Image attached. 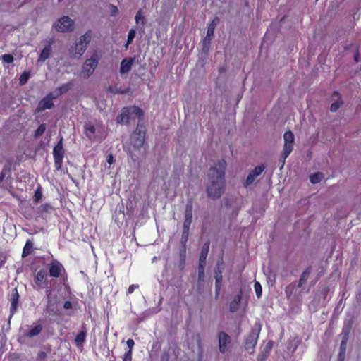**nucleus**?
I'll list each match as a JSON object with an SVG mask.
<instances>
[{
  "mask_svg": "<svg viewBox=\"0 0 361 361\" xmlns=\"http://www.w3.org/2000/svg\"><path fill=\"white\" fill-rule=\"evenodd\" d=\"M226 166V161L224 159H219L209 169L206 192L208 197L213 200L221 198L226 191L225 171Z\"/></svg>",
  "mask_w": 361,
  "mask_h": 361,
  "instance_id": "f257e3e1",
  "label": "nucleus"
},
{
  "mask_svg": "<svg viewBox=\"0 0 361 361\" xmlns=\"http://www.w3.org/2000/svg\"><path fill=\"white\" fill-rule=\"evenodd\" d=\"M145 135V127L138 123L135 130L130 136V142L135 149L140 150L144 146Z\"/></svg>",
  "mask_w": 361,
  "mask_h": 361,
  "instance_id": "f03ea898",
  "label": "nucleus"
},
{
  "mask_svg": "<svg viewBox=\"0 0 361 361\" xmlns=\"http://www.w3.org/2000/svg\"><path fill=\"white\" fill-rule=\"evenodd\" d=\"M53 27L60 32H72L74 30V21L69 16H64L53 24Z\"/></svg>",
  "mask_w": 361,
  "mask_h": 361,
  "instance_id": "7ed1b4c3",
  "label": "nucleus"
},
{
  "mask_svg": "<svg viewBox=\"0 0 361 361\" xmlns=\"http://www.w3.org/2000/svg\"><path fill=\"white\" fill-rule=\"evenodd\" d=\"M261 327L262 325L259 323H256L252 327L249 336L245 339V348L247 350H252L251 353L253 352V349L257 344Z\"/></svg>",
  "mask_w": 361,
  "mask_h": 361,
  "instance_id": "20e7f679",
  "label": "nucleus"
},
{
  "mask_svg": "<svg viewBox=\"0 0 361 361\" xmlns=\"http://www.w3.org/2000/svg\"><path fill=\"white\" fill-rule=\"evenodd\" d=\"M64 154L65 150L63 147V137H61L53 149V155L56 170H60L61 169Z\"/></svg>",
  "mask_w": 361,
  "mask_h": 361,
  "instance_id": "39448f33",
  "label": "nucleus"
},
{
  "mask_svg": "<svg viewBox=\"0 0 361 361\" xmlns=\"http://www.w3.org/2000/svg\"><path fill=\"white\" fill-rule=\"evenodd\" d=\"M98 56L97 54L93 55L90 59H87L82 66V73L84 78H88L93 73L98 65Z\"/></svg>",
  "mask_w": 361,
  "mask_h": 361,
  "instance_id": "423d86ee",
  "label": "nucleus"
},
{
  "mask_svg": "<svg viewBox=\"0 0 361 361\" xmlns=\"http://www.w3.org/2000/svg\"><path fill=\"white\" fill-rule=\"evenodd\" d=\"M283 157H288L293 150L295 137L293 133L289 130L284 133Z\"/></svg>",
  "mask_w": 361,
  "mask_h": 361,
  "instance_id": "0eeeda50",
  "label": "nucleus"
},
{
  "mask_svg": "<svg viewBox=\"0 0 361 361\" xmlns=\"http://www.w3.org/2000/svg\"><path fill=\"white\" fill-rule=\"evenodd\" d=\"M264 169L265 166L264 164L257 166L248 174L246 180L243 183V186L245 188H247L251 184H252L255 182V180L257 178V177L262 174Z\"/></svg>",
  "mask_w": 361,
  "mask_h": 361,
  "instance_id": "6e6552de",
  "label": "nucleus"
},
{
  "mask_svg": "<svg viewBox=\"0 0 361 361\" xmlns=\"http://www.w3.org/2000/svg\"><path fill=\"white\" fill-rule=\"evenodd\" d=\"M205 266L198 265V277L197 282V292L199 295H202L204 291V283H205V274H204Z\"/></svg>",
  "mask_w": 361,
  "mask_h": 361,
  "instance_id": "1a4fd4ad",
  "label": "nucleus"
},
{
  "mask_svg": "<svg viewBox=\"0 0 361 361\" xmlns=\"http://www.w3.org/2000/svg\"><path fill=\"white\" fill-rule=\"evenodd\" d=\"M231 341V338L224 331L219 334V348L221 353H224L227 350V345Z\"/></svg>",
  "mask_w": 361,
  "mask_h": 361,
  "instance_id": "9d476101",
  "label": "nucleus"
},
{
  "mask_svg": "<svg viewBox=\"0 0 361 361\" xmlns=\"http://www.w3.org/2000/svg\"><path fill=\"white\" fill-rule=\"evenodd\" d=\"M226 267L225 262L223 259V257H221L218 260L216 267L214 269V278L215 282L222 283V272L224 270Z\"/></svg>",
  "mask_w": 361,
  "mask_h": 361,
  "instance_id": "9b49d317",
  "label": "nucleus"
},
{
  "mask_svg": "<svg viewBox=\"0 0 361 361\" xmlns=\"http://www.w3.org/2000/svg\"><path fill=\"white\" fill-rule=\"evenodd\" d=\"M56 97H53L52 94L50 93L47 97H46L44 99H42L37 107V111L38 112H41L44 111L45 109H50L54 106V104L52 102V99L55 98Z\"/></svg>",
  "mask_w": 361,
  "mask_h": 361,
  "instance_id": "f8f14e48",
  "label": "nucleus"
},
{
  "mask_svg": "<svg viewBox=\"0 0 361 361\" xmlns=\"http://www.w3.org/2000/svg\"><path fill=\"white\" fill-rule=\"evenodd\" d=\"M85 50V45L82 46L76 42L74 46L70 48V57L72 59H80Z\"/></svg>",
  "mask_w": 361,
  "mask_h": 361,
  "instance_id": "ddd939ff",
  "label": "nucleus"
},
{
  "mask_svg": "<svg viewBox=\"0 0 361 361\" xmlns=\"http://www.w3.org/2000/svg\"><path fill=\"white\" fill-rule=\"evenodd\" d=\"M192 209H193V204L191 200H189L187 202L185 206V221L183 222V226H190L192 219Z\"/></svg>",
  "mask_w": 361,
  "mask_h": 361,
  "instance_id": "4468645a",
  "label": "nucleus"
},
{
  "mask_svg": "<svg viewBox=\"0 0 361 361\" xmlns=\"http://www.w3.org/2000/svg\"><path fill=\"white\" fill-rule=\"evenodd\" d=\"M135 59V57L128 59L125 58L122 60L120 67V73L121 74L127 73L131 70Z\"/></svg>",
  "mask_w": 361,
  "mask_h": 361,
  "instance_id": "2eb2a0df",
  "label": "nucleus"
},
{
  "mask_svg": "<svg viewBox=\"0 0 361 361\" xmlns=\"http://www.w3.org/2000/svg\"><path fill=\"white\" fill-rule=\"evenodd\" d=\"M209 241L206 242L202 249L200 258H199V266H205L206 265V259L209 253Z\"/></svg>",
  "mask_w": 361,
  "mask_h": 361,
  "instance_id": "dca6fc26",
  "label": "nucleus"
},
{
  "mask_svg": "<svg viewBox=\"0 0 361 361\" xmlns=\"http://www.w3.org/2000/svg\"><path fill=\"white\" fill-rule=\"evenodd\" d=\"M212 37H209L207 35L202 40V47L201 51V56L206 58L208 56V52L210 49V44Z\"/></svg>",
  "mask_w": 361,
  "mask_h": 361,
  "instance_id": "f3484780",
  "label": "nucleus"
},
{
  "mask_svg": "<svg viewBox=\"0 0 361 361\" xmlns=\"http://www.w3.org/2000/svg\"><path fill=\"white\" fill-rule=\"evenodd\" d=\"M52 53V48L50 45H46L45 47L41 51L39 58L37 59L38 63H42L46 59H49Z\"/></svg>",
  "mask_w": 361,
  "mask_h": 361,
  "instance_id": "a211bd4d",
  "label": "nucleus"
},
{
  "mask_svg": "<svg viewBox=\"0 0 361 361\" xmlns=\"http://www.w3.org/2000/svg\"><path fill=\"white\" fill-rule=\"evenodd\" d=\"M129 111L127 108H123L121 112L117 116L116 121L118 123H128L129 121Z\"/></svg>",
  "mask_w": 361,
  "mask_h": 361,
  "instance_id": "6ab92c4d",
  "label": "nucleus"
},
{
  "mask_svg": "<svg viewBox=\"0 0 361 361\" xmlns=\"http://www.w3.org/2000/svg\"><path fill=\"white\" fill-rule=\"evenodd\" d=\"M242 290L236 295L233 299V300L230 303L229 310L231 312H236L239 308V304L242 300Z\"/></svg>",
  "mask_w": 361,
  "mask_h": 361,
  "instance_id": "aec40b11",
  "label": "nucleus"
},
{
  "mask_svg": "<svg viewBox=\"0 0 361 361\" xmlns=\"http://www.w3.org/2000/svg\"><path fill=\"white\" fill-rule=\"evenodd\" d=\"M18 298H19V295H18V290L16 288H14L13 290L11 296V305L10 310H11V314H13L17 309Z\"/></svg>",
  "mask_w": 361,
  "mask_h": 361,
  "instance_id": "412c9836",
  "label": "nucleus"
},
{
  "mask_svg": "<svg viewBox=\"0 0 361 361\" xmlns=\"http://www.w3.org/2000/svg\"><path fill=\"white\" fill-rule=\"evenodd\" d=\"M333 97H337L338 99V101L335 102L331 104L330 111L331 112H337L338 109L342 105L343 102L341 101L340 94L337 91L334 92Z\"/></svg>",
  "mask_w": 361,
  "mask_h": 361,
  "instance_id": "4be33fe9",
  "label": "nucleus"
},
{
  "mask_svg": "<svg viewBox=\"0 0 361 361\" xmlns=\"http://www.w3.org/2000/svg\"><path fill=\"white\" fill-rule=\"evenodd\" d=\"M42 328L43 327L41 324H38V325L35 326L34 328H32L31 330H30L29 331L25 332L23 337L32 338L34 336H36L38 334H39V333L42 330Z\"/></svg>",
  "mask_w": 361,
  "mask_h": 361,
  "instance_id": "5701e85b",
  "label": "nucleus"
},
{
  "mask_svg": "<svg viewBox=\"0 0 361 361\" xmlns=\"http://www.w3.org/2000/svg\"><path fill=\"white\" fill-rule=\"evenodd\" d=\"M185 258H186V248L180 247L179 252V263L178 268L180 270H183L185 265Z\"/></svg>",
  "mask_w": 361,
  "mask_h": 361,
  "instance_id": "b1692460",
  "label": "nucleus"
},
{
  "mask_svg": "<svg viewBox=\"0 0 361 361\" xmlns=\"http://www.w3.org/2000/svg\"><path fill=\"white\" fill-rule=\"evenodd\" d=\"M190 226H183V233L180 239L181 247L186 248V243L188 240Z\"/></svg>",
  "mask_w": 361,
  "mask_h": 361,
  "instance_id": "393cba45",
  "label": "nucleus"
},
{
  "mask_svg": "<svg viewBox=\"0 0 361 361\" xmlns=\"http://www.w3.org/2000/svg\"><path fill=\"white\" fill-rule=\"evenodd\" d=\"M129 114L135 115L139 118V122L143 119L144 113L143 111L138 106H131L128 109Z\"/></svg>",
  "mask_w": 361,
  "mask_h": 361,
  "instance_id": "a878e982",
  "label": "nucleus"
},
{
  "mask_svg": "<svg viewBox=\"0 0 361 361\" xmlns=\"http://www.w3.org/2000/svg\"><path fill=\"white\" fill-rule=\"evenodd\" d=\"M73 85V82H69L66 84L61 85L59 88H57V90H56V97L67 92L68 90H70L72 88Z\"/></svg>",
  "mask_w": 361,
  "mask_h": 361,
  "instance_id": "bb28decb",
  "label": "nucleus"
},
{
  "mask_svg": "<svg viewBox=\"0 0 361 361\" xmlns=\"http://www.w3.org/2000/svg\"><path fill=\"white\" fill-rule=\"evenodd\" d=\"M311 267H307V269L302 272L300 279L298 282V287H301L308 279L310 274L311 272Z\"/></svg>",
  "mask_w": 361,
  "mask_h": 361,
  "instance_id": "cd10ccee",
  "label": "nucleus"
},
{
  "mask_svg": "<svg viewBox=\"0 0 361 361\" xmlns=\"http://www.w3.org/2000/svg\"><path fill=\"white\" fill-rule=\"evenodd\" d=\"M39 212L41 214V215L44 217H47V215L48 214H50L51 211L53 210V207L49 204H44L41 205L39 208Z\"/></svg>",
  "mask_w": 361,
  "mask_h": 361,
  "instance_id": "c85d7f7f",
  "label": "nucleus"
},
{
  "mask_svg": "<svg viewBox=\"0 0 361 361\" xmlns=\"http://www.w3.org/2000/svg\"><path fill=\"white\" fill-rule=\"evenodd\" d=\"M130 87H128L125 90H121V88H118L116 86H109L107 89V91L112 94H128L130 92Z\"/></svg>",
  "mask_w": 361,
  "mask_h": 361,
  "instance_id": "c756f323",
  "label": "nucleus"
},
{
  "mask_svg": "<svg viewBox=\"0 0 361 361\" xmlns=\"http://www.w3.org/2000/svg\"><path fill=\"white\" fill-rule=\"evenodd\" d=\"M91 39V33L90 32H87L85 35L81 36L79 38V41L77 42V43L80 44L82 46L85 45V47H87V45L90 43Z\"/></svg>",
  "mask_w": 361,
  "mask_h": 361,
  "instance_id": "7c9ffc66",
  "label": "nucleus"
},
{
  "mask_svg": "<svg viewBox=\"0 0 361 361\" xmlns=\"http://www.w3.org/2000/svg\"><path fill=\"white\" fill-rule=\"evenodd\" d=\"M61 273V265L58 263L57 264H51L49 269V274L51 276L58 277Z\"/></svg>",
  "mask_w": 361,
  "mask_h": 361,
  "instance_id": "2f4dec72",
  "label": "nucleus"
},
{
  "mask_svg": "<svg viewBox=\"0 0 361 361\" xmlns=\"http://www.w3.org/2000/svg\"><path fill=\"white\" fill-rule=\"evenodd\" d=\"M86 336V331L85 330L81 331L75 337V343L77 346H80L85 342Z\"/></svg>",
  "mask_w": 361,
  "mask_h": 361,
  "instance_id": "473e14b6",
  "label": "nucleus"
},
{
  "mask_svg": "<svg viewBox=\"0 0 361 361\" xmlns=\"http://www.w3.org/2000/svg\"><path fill=\"white\" fill-rule=\"evenodd\" d=\"M218 23H219V18H216L215 19H214L212 20L211 24L208 26L207 31V35L209 37H213L215 27L217 25Z\"/></svg>",
  "mask_w": 361,
  "mask_h": 361,
  "instance_id": "72a5a7b5",
  "label": "nucleus"
},
{
  "mask_svg": "<svg viewBox=\"0 0 361 361\" xmlns=\"http://www.w3.org/2000/svg\"><path fill=\"white\" fill-rule=\"evenodd\" d=\"M85 131L87 137L91 139L92 135L95 133L96 129L95 127L91 123H87L85 126Z\"/></svg>",
  "mask_w": 361,
  "mask_h": 361,
  "instance_id": "f704fd0d",
  "label": "nucleus"
},
{
  "mask_svg": "<svg viewBox=\"0 0 361 361\" xmlns=\"http://www.w3.org/2000/svg\"><path fill=\"white\" fill-rule=\"evenodd\" d=\"M33 244L30 240H27L25 243V245L23 248L22 257H25L28 256L31 253V250L32 248Z\"/></svg>",
  "mask_w": 361,
  "mask_h": 361,
  "instance_id": "c9c22d12",
  "label": "nucleus"
},
{
  "mask_svg": "<svg viewBox=\"0 0 361 361\" xmlns=\"http://www.w3.org/2000/svg\"><path fill=\"white\" fill-rule=\"evenodd\" d=\"M46 128H47V126H46L45 123L40 124L34 133V135H33L34 138L36 139V138L42 136L44 134V133L45 132Z\"/></svg>",
  "mask_w": 361,
  "mask_h": 361,
  "instance_id": "e433bc0d",
  "label": "nucleus"
},
{
  "mask_svg": "<svg viewBox=\"0 0 361 361\" xmlns=\"http://www.w3.org/2000/svg\"><path fill=\"white\" fill-rule=\"evenodd\" d=\"M30 77V73L28 71H24L19 78V85L21 86L25 85Z\"/></svg>",
  "mask_w": 361,
  "mask_h": 361,
  "instance_id": "4c0bfd02",
  "label": "nucleus"
},
{
  "mask_svg": "<svg viewBox=\"0 0 361 361\" xmlns=\"http://www.w3.org/2000/svg\"><path fill=\"white\" fill-rule=\"evenodd\" d=\"M46 276H47L46 270H44V269L39 270L37 272V276L35 277V283L39 285V283L44 280V279L46 277Z\"/></svg>",
  "mask_w": 361,
  "mask_h": 361,
  "instance_id": "58836bf2",
  "label": "nucleus"
},
{
  "mask_svg": "<svg viewBox=\"0 0 361 361\" xmlns=\"http://www.w3.org/2000/svg\"><path fill=\"white\" fill-rule=\"evenodd\" d=\"M136 35V32L134 29L130 30L128 35L127 44H126V47H128L129 44H131L133 39L135 38Z\"/></svg>",
  "mask_w": 361,
  "mask_h": 361,
  "instance_id": "ea45409f",
  "label": "nucleus"
},
{
  "mask_svg": "<svg viewBox=\"0 0 361 361\" xmlns=\"http://www.w3.org/2000/svg\"><path fill=\"white\" fill-rule=\"evenodd\" d=\"M135 21H136L137 23H138L140 20H141L142 21V24L143 25L145 24V17L142 15V13L141 10H139L137 12L136 16L135 17Z\"/></svg>",
  "mask_w": 361,
  "mask_h": 361,
  "instance_id": "a19ab883",
  "label": "nucleus"
},
{
  "mask_svg": "<svg viewBox=\"0 0 361 361\" xmlns=\"http://www.w3.org/2000/svg\"><path fill=\"white\" fill-rule=\"evenodd\" d=\"M255 290L257 298H259L262 295V289L261 284L258 281H255Z\"/></svg>",
  "mask_w": 361,
  "mask_h": 361,
  "instance_id": "79ce46f5",
  "label": "nucleus"
},
{
  "mask_svg": "<svg viewBox=\"0 0 361 361\" xmlns=\"http://www.w3.org/2000/svg\"><path fill=\"white\" fill-rule=\"evenodd\" d=\"M109 11L111 16H116L118 13V8L116 6L110 4L109 5Z\"/></svg>",
  "mask_w": 361,
  "mask_h": 361,
  "instance_id": "37998d69",
  "label": "nucleus"
},
{
  "mask_svg": "<svg viewBox=\"0 0 361 361\" xmlns=\"http://www.w3.org/2000/svg\"><path fill=\"white\" fill-rule=\"evenodd\" d=\"M3 61L11 63L13 61V56L11 54H4L2 56Z\"/></svg>",
  "mask_w": 361,
  "mask_h": 361,
  "instance_id": "c03bdc74",
  "label": "nucleus"
},
{
  "mask_svg": "<svg viewBox=\"0 0 361 361\" xmlns=\"http://www.w3.org/2000/svg\"><path fill=\"white\" fill-rule=\"evenodd\" d=\"M42 191L40 190V188H38L35 192V195H34V200L35 202H39V200L42 198Z\"/></svg>",
  "mask_w": 361,
  "mask_h": 361,
  "instance_id": "a18cd8bd",
  "label": "nucleus"
},
{
  "mask_svg": "<svg viewBox=\"0 0 361 361\" xmlns=\"http://www.w3.org/2000/svg\"><path fill=\"white\" fill-rule=\"evenodd\" d=\"M221 283L215 282V298L217 299L220 293Z\"/></svg>",
  "mask_w": 361,
  "mask_h": 361,
  "instance_id": "49530a36",
  "label": "nucleus"
},
{
  "mask_svg": "<svg viewBox=\"0 0 361 361\" xmlns=\"http://www.w3.org/2000/svg\"><path fill=\"white\" fill-rule=\"evenodd\" d=\"M131 360H132V350H128V351H127L124 355L123 361H131Z\"/></svg>",
  "mask_w": 361,
  "mask_h": 361,
  "instance_id": "de8ad7c7",
  "label": "nucleus"
},
{
  "mask_svg": "<svg viewBox=\"0 0 361 361\" xmlns=\"http://www.w3.org/2000/svg\"><path fill=\"white\" fill-rule=\"evenodd\" d=\"M233 202H234L233 199H231V198L224 199L225 206L228 208H230L233 206Z\"/></svg>",
  "mask_w": 361,
  "mask_h": 361,
  "instance_id": "09e8293b",
  "label": "nucleus"
},
{
  "mask_svg": "<svg viewBox=\"0 0 361 361\" xmlns=\"http://www.w3.org/2000/svg\"><path fill=\"white\" fill-rule=\"evenodd\" d=\"M345 341L343 340L341 341V346H340L341 353L339 354V357L341 356V353H345ZM343 360V359L341 358V357H339L338 360Z\"/></svg>",
  "mask_w": 361,
  "mask_h": 361,
  "instance_id": "8fccbe9b",
  "label": "nucleus"
},
{
  "mask_svg": "<svg viewBox=\"0 0 361 361\" xmlns=\"http://www.w3.org/2000/svg\"><path fill=\"white\" fill-rule=\"evenodd\" d=\"M272 346H273V342H272L271 341H269L267 343V345H266V346H265V348H264V352H266L267 353H268V354H269V353L270 350H271V348H272Z\"/></svg>",
  "mask_w": 361,
  "mask_h": 361,
  "instance_id": "3c124183",
  "label": "nucleus"
},
{
  "mask_svg": "<svg viewBox=\"0 0 361 361\" xmlns=\"http://www.w3.org/2000/svg\"><path fill=\"white\" fill-rule=\"evenodd\" d=\"M268 353H267L266 352H263L262 354L259 355L258 357H257V360L258 361H264L267 359V356H268Z\"/></svg>",
  "mask_w": 361,
  "mask_h": 361,
  "instance_id": "603ef678",
  "label": "nucleus"
},
{
  "mask_svg": "<svg viewBox=\"0 0 361 361\" xmlns=\"http://www.w3.org/2000/svg\"><path fill=\"white\" fill-rule=\"evenodd\" d=\"M160 361H169V354L164 352L161 356Z\"/></svg>",
  "mask_w": 361,
  "mask_h": 361,
  "instance_id": "864d4df0",
  "label": "nucleus"
},
{
  "mask_svg": "<svg viewBox=\"0 0 361 361\" xmlns=\"http://www.w3.org/2000/svg\"><path fill=\"white\" fill-rule=\"evenodd\" d=\"M295 288L294 284H290L286 288V293L287 295L290 294Z\"/></svg>",
  "mask_w": 361,
  "mask_h": 361,
  "instance_id": "5fc2aeb1",
  "label": "nucleus"
},
{
  "mask_svg": "<svg viewBox=\"0 0 361 361\" xmlns=\"http://www.w3.org/2000/svg\"><path fill=\"white\" fill-rule=\"evenodd\" d=\"M128 347L129 348V350H132V348L135 344L134 341L133 339H128L126 342Z\"/></svg>",
  "mask_w": 361,
  "mask_h": 361,
  "instance_id": "6e6d98bb",
  "label": "nucleus"
},
{
  "mask_svg": "<svg viewBox=\"0 0 361 361\" xmlns=\"http://www.w3.org/2000/svg\"><path fill=\"white\" fill-rule=\"evenodd\" d=\"M287 157H283V151L282 152V154H281V157L279 160L280 163H281V166H280V169H281L284 164H285V159H286Z\"/></svg>",
  "mask_w": 361,
  "mask_h": 361,
  "instance_id": "4d7b16f0",
  "label": "nucleus"
},
{
  "mask_svg": "<svg viewBox=\"0 0 361 361\" xmlns=\"http://www.w3.org/2000/svg\"><path fill=\"white\" fill-rule=\"evenodd\" d=\"M138 288L137 285H131L128 288V293H132L134 291V290L135 288Z\"/></svg>",
  "mask_w": 361,
  "mask_h": 361,
  "instance_id": "13d9d810",
  "label": "nucleus"
},
{
  "mask_svg": "<svg viewBox=\"0 0 361 361\" xmlns=\"http://www.w3.org/2000/svg\"><path fill=\"white\" fill-rule=\"evenodd\" d=\"M310 180L312 183L315 184L316 183V173H312L310 176Z\"/></svg>",
  "mask_w": 361,
  "mask_h": 361,
  "instance_id": "bf43d9fd",
  "label": "nucleus"
},
{
  "mask_svg": "<svg viewBox=\"0 0 361 361\" xmlns=\"http://www.w3.org/2000/svg\"><path fill=\"white\" fill-rule=\"evenodd\" d=\"M63 307L65 309H70L72 307V303L70 301H66L63 304Z\"/></svg>",
  "mask_w": 361,
  "mask_h": 361,
  "instance_id": "052dcab7",
  "label": "nucleus"
},
{
  "mask_svg": "<svg viewBox=\"0 0 361 361\" xmlns=\"http://www.w3.org/2000/svg\"><path fill=\"white\" fill-rule=\"evenodd\" d=\"M359 57H360L359 51H358V49H356V51H355V53L354 54V61H355V62H358V61H359Z\"/></svg>",
  "mask_w": 361,
  "mask_h": 361,
  "instance_id": "680f3d73",
  "label": "nucleus"
},
{
  "mask_svg": "<svg viewBox=\"0 0 361 361\" xmlns=\"http://www.w3.org/2000/svg\"><path fill=\"white\" fill-rule=\"evenodd\" d=\"M114 157L111 154H109L108 157H107V162L109 164H111L113 162H114Z\"/></svg>",
  "mask_w": 361,
  "mask_h": 361,
  "instance_id": "e2e57ef3",
  "label": "nucleus"
},
{
  "mask_svg": "<svg viewBox=\"0 0 361 361\" xmlns=\"http://www.w3.org/2000/svg\"><path fill=\"white\" fill-rule=\"evenodd\" d=\"M47 357V353L44 351H42L39 353V359H42V360H44Z\"/></svg>",
  "mask_w": 361,
  "mask_h": 361,
  "instance_id": "0e129e2a",
  "label": "nucleus"
},
{
  "mask_svg": "<svg viewBox=\"0 0 361 361\" xmlns=\"http://www.w3.org/2000/svg\"><path fill=\"white\" fill-rule=\"evenodd\" d=\"M129 156L130 157L133 161L135 162L137 159V157L133 154L131 152H128Z\"/></svg>",
  "mask_w": 361,
  "mask_h": 361,
  "instance_id": "69168bd1",
  "label": "nucleus"
},
{
  "mask_svg": "<svg viewBox=\"0 0 361 361\" xmlns=\"http://www.w3.org/2000/svg\"><path fill=\"white\" fill-rule=\"evenodd\" d=\"M324 178V174L320 172H317V182H319Z\"/></svg>",
  "mask_w": 361,
  "mask_h": 361,
  "instance_id": "338daca9",
  "label": "nucleus"
},
{
  "mask_svg": "<svg viewBox=\"0 0 361 361\" xmlns=\"http://www.w3.org/2000/svg\"><path fill=\"white\" fill-rule=\"evenodd\" d=\"M54 42V38H51L48 42H47V45H50V47H51V44Z\"/></svg>",
  "mask_w": 361,
  "mask_h": 361,
  "instance_id": "774afa93",
  "label": "nucleus"
}]
</instances>
